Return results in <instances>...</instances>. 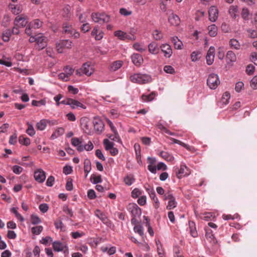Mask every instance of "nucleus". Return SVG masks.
Wrapping results in <instances>:
<instances>
[{"label":"nucleus","instance_id":"f257e3e1","mask_svg":"<svg viewBox=\"0 0 257 257\" xmlns=\"http://www.w3.org/2000/svg\"><path fill=\"white\" fill-rule=\"evenodd\" d=\"M127 209L131 213L133 217L131 220L132 223L134 225L140 223V221L138 218L142 213L141 208L136 203H130L128 205Z\"/></svg>","mask_w":257,"mask_h":257},{"label":"nucleus","instance_id":"f03ea898","mask_svg":"<svg viewBox=\"0 0 257 257\" xmlns=\"http://www.w3.org/2000/svg\"><path fill=\"white\" fill-rule=\"evenodd\" d=\"M72 145L76 147V149L78 152H82L84 150L89 151L93 148V145L91 142L89 141L88 144L83 145L82 139L78 138H73L71 139Z\"/></svg>","mask_w":257,"mask_h":257},{"label":"nucleus","instance_id":"7ed1b4c3","mask_svg":"<svg viewBox=\"0 0 257 257\" xmlns=\"http://www.w3.org/2000/svg\"><path fill=\"white\" fill-rule=\"evenodd\" d=\"M130 80L133 83L139 84L147 83L152 81L151 76L147 74L135 73L130 77Z\"/></svg>","mask_w":257,"mask_h":257},{"label":"nucleus","instance_id":"20e7f679","mask_svg":"<svg viewBox=\"0 0 257 257\" xmlns=\"http://www.w3.org/2000/svg\"><path fill=\"white\" fill-rule=\"evenodd\" d=\"M62 33L69 35L70 36L75 39L78 38L80 36L79 33L74 29L71 25L65 23L62 26Z\"/></svg>","mask_w":257,"mask_h":257},{"label":"nucleus","instance_id":"39448f33","mask_svg":"<svg viewBox=\"0 0 257 257\" xmlns=\"http://www.w3.org/2000/svg\"><path fill=\"white\" fill-rule=\"evenodd\" d=\"M94 72L93 68L91 66L89 62H86L83 64L81 67L77 70L76 74L82 76L85 74L87 76H90Z\"/></svg>","mask_w":257,"mask_h":257},{"label":"nucleus","instance_id":"423d86ee","mask_svg":"<svg viewBox=\"0 0 257 257\" xmlns=\"http://www.w3.org/2000/svg\"><path fill=\"white\" fill-rule=\"evenodd\" d=\"M207 84L209 87L212 89H215L220 84L218 76L214 73L210 74L207 80Z\"/></svg>","mask_w":257,"mask_h":257},{"label":"nucleus","instance_id":"0eeeda50","mask_svg":"<svg viewBox=\"0 0 257 257\" xmlns=\"http://www.w3.org/2000/svg\"><path fill=\"white\" fill-rule=\"evenodd\" d=\"M94 129L98 134H100L104 129V124L103 121L99 117H94L93 120Z\"/></svg>","mask_w":257,"mask_h":257},{"label":"nucleus","instance_id":"6e6552de","mask_svg":"<svg viewBox=\"0 0 257 257\" xmlns=\"http://www.w3.org/2000/svg\"><path fill=\"white\" fill-rule=\"evenodd\" d=\"M53 248L55 251H64L65 253L67 252L68 250L66 244L62 243L59 241H55L53 242Z\"/></svg>","mask_w":257,"mask_h":257},{"label":"nucleus","instance_id":"1a4fd4ad","mask_svg":"<svg viewBox=\"0 0 257 257\" xmlns=\"http://www.w3.org/2000/svg\"><path fill=\"white\" fill-rule=\"evenodd\" d=\"M114 35L120 40H125L127 39L134 41L136 39V37L134 35L130 36L126 33L120 30H118L114 32Z\"/></svg>","mask_w":257,"mask_h":257},{"label":"nucleus","instance_id":"9d476101","mask_svg":"<svg viewBox=\"0 0 257 257\" xmlns=\"http://www.w3.org/2000/svg\"><path fill=\"white\" fill-rule=\"evenodd\" d=\"M209 20L212 22H215L218 17V10L215 6H211L208 11Z\"/></svg>","mask_w":257,"mask_h":257},{"label":"nucleus","instance_id":"9b49d317","mask_svg":"<svg viewBox=\"0 0 257 257\" xmlns=\"http://www.w3.org/2000/svg\"><path fill=\"white\" fill-rule=\"evenodd\" d=\"M36 43L39 50L43 49L47 46V38L43 34H39L37 35Z\"/></svg>","mask_w":257,"mask_h":257},{"label":"nucleus","instance_id":"f8f14e48","mask_svg":"<svg viewBox=\"0 0 257 257\" xmlns=\"http://www.w3.org/2000/svg\"><path fill=\"white\" fill-rule=\"evenodd\" d=\"M27 17L17 16L14 20V25L21 28L25 27L28 24Z\"/></svg>","mask_w":257,"mask_h":257},{"label":"nucleus","instance_id":"ddd939ff","mask_svg":"<svg viewBox=\"0 0 257 257\" xmlns=\"http://www.w3.org/2000/svg\"><path fill=\"white\" fill-rule=\"evenodd\" d=\"M34 178L38 182L43 183L46 179L45 172L41 169L36 170L34 172Z\"/></svg>","mask_w":257,"mask_h":257},{"label":"nucleus","instance_id":"4468645a","mask_svg":"<svg viewBox=\"0 0 257 257\" xmlns=\"http://www.w3.org/2000/svg\"><path fill=\"white\" fill-rule=\"evenodd\" d=\"M189 173V169L185 165H181L180 168L176 172V175L179 178L187 176Z\"/></svg>","mask_w":257,"mask_h":257},{"label":"nucleus","instance_id":"2eb2a0df","mask_svg":"<svg viewBox=\"0 0 257 257\" xmlns=\"http://www.w3.org/2000/svg\"><path fill=\"white\" fill-rule=\"evenodd\" d=\"M162 51L164 53V56L167 58H170L172 55V50L168 44H162L160 47Z\"/></svg>","mask_w":257,"mask_h":257},{"label":"nucleus","instance_id":"dca6fc26","mask_svg":"<svg viewBox=\"0 0 257 257\" xmlns=\"http://www.w3.org/2000/svg\"><path fill=\"white\" fill-rule=\"evenodd\" d=\"M133 63L137 66H140L143 63V58L140 54L134 53L131 56Z\"/></svg>","mask_w":257,"mask_h":257},{"label":"nucleus","instance_id":"f3484780","mask_svg":"<svg viewBox=\"0 0 257 257\" xmlns=\"http://www.w3.org/2000/svg\"><path fill=\"white\" fill-rule=\"evenodd\" d=\"M171 140L172 141L173 143L177 144L184 147L185 148H186L187 150H188L189 151L194 152L196 150L194 148V147H193L192 146H190L187 144H186L184 143H183L178 140L175 139L174 138H171Z\"/></svg>","mask_w":257,"mask_h":257},{"label":"nucleus","instance_id":"a211bd4d","mask_svg":"<svg viewBox=\"0 0 257 257\" xmlns=\"http://www.w3.org/2000/svg\"><path fill=\"white\" fill-rule=\"evenodd\" d=\"M70 106L72 109H76L80 107L85 109L86 108V107L81 102L72 98H71Z\"/></svg>","mask_w":257,"mask_h":257},{"label":"nucleus","instance_id":"6ab92c4d","mask_svg":"<svg viewBox=\"0 0 257 257\" xmlns=\"http://www.w3.org/2000/svg\"><path fill=\"white\" fill-rule=\"evenodd\" d=\"M168 21L172 26H178L180 23V18L177 15L172 14L169 16Z\"/></svg>","mask_w":257,"mask_h":257},{"label":"nucleus","instance_id":"aec40b11","mask_svg":"<svg viewBox=\"0 0 257 257\" xmlns=\"http://www.w3.org/2000/svg\"><path fill=\"white\" fill-rule=\"evenodd\" d=\"M173 42L174 47L176 49L181 50L182 49L183 43L182 41L176 36H174L171 39Z\"/></svg>","mask_w":257,"mask_h":257},{"label":"nucleus","instance_id":"412c9836","mask_svg":"<svg viewBox=\"0 0 257 257\" xmlns=\"http://www.w3.org/2000/svg\"><path fill=\"white\" fill-rule=\"evenodd\" d=\"M149 51L153 54H157L159 53V48L155 42H152L148 45Z\"/></svg>","mask_w":257,"mask_h":257},{"label":"nucleus","instance_id":"4be33fe9","mask_svg":"<svg viewBox=\"0 0 257 257\" xmlns=\"http://www.w3.org/2000/svg\"><path fill=\"white\" fill-rule=\"evenodd\" d=\"M229 45L231 49L239 50L241 47L240 43L235 39H231L229 41Z\"/></svg>","mask_w":257,"mask_h":257},{"label":"nucleus","instance_id":"5701e85b","mask_svg":"<svg viewBox=\"0 0 257 257\" xmlns=\"http://www.w3.org/2000/svg\"><path fill=\"white\" fill-rule=\"evenodd\" d=\"M80 123L83 129L87 132H90V129L89 127V119L87 117H82L80 119Z\"/></svg>","mask_w":257,"mask_h":257},{"label":"nucleus","instance_id":"b1692460","mask_svg":"<svg viewBox=\"0 0 257 257\" xmlns=\"http://www.w3.org/2000/svg\"><path fill=\"white\" fill-rule=\"evenodd\" d=\"M227 63L234 62L236 60V56L232 51H228L226 55Z\"/></svg>","mask_w":257,"mask_h":257},{"label":"nucleus","instance_id":"393cba45","mask_svg":"<svg viewBox=\"0 0 257 257\" xmlns=\"http://www.w3.org/2000/svg\"><path fill=\"white\" fill-rule=\"evenodd\" d=\"M91 170V165L90 161L88 159H85L84 162V171L85 173V177H87Z\"/></svg>","mask_w":257,"mask_h":257},{"label":"nucleus","instance_id":"a878e982","mask_svg":"<svg viewBox=\"0 0 257 257\" xmlns=\"http://www.w3.org/2000/svg\"><path fill=\"white\" fill-rule=\"evenodd\" d=\"M43 22L39 19H35L31 22L29 25L33 29H36L41 28L43 25Z\"/></svg>","mask_w":257,"mask_h":257},{"label":"nucleus","instance_id":"bb28decb","mask_svg":"<svg viewBox=\"0 0 257 257\" xmlns=\"http://www.w3.org/2000/svg\"><path fill=\"white\" fill-rule=\"evenodd\" d=\"M217 27L215 25L212 24L208 27V34L211 37H215L217 34Z\"/></svg>","mask_w":257,"mask_h":257},{"label":"nucleus","instance_id":"cd10ccee","mask_svg":"<svg viewBox=\"0 0 257 257\" xmlns=\"http://www.w3.org/2000/svg\"><path fill=\"white\" fill-rule=\"evenodd\" d=\"M64 133V129L63 127H58L51 135V138L55 139L62 136Z\"/></svg>","mask_w":257,"mask_h":257},{"label":"nucleus","instance_id":"c85d7f7f","mask_svg":"<svg viewBox=\"0 0 257 257\" xmlns=\"http://www.w3.org/2000/svg\"><path fill=\"white\" fill-rule=\"evenodd\" d=\"M50 121L47 119H42L40 120L37 124V127L38 130L43 131L45 130L48 123H50Z\"/></svg>","mask_w":257,"mask_h":257},{"label":"nucleus","instance_id":"c756f323","mask_svg":"<svg viewBox=\"0 0 257 257\" xmlns=\"http://www.w3.org/2000/svg\"><path fill=\"white\" fill-rule=\"evenodd\" d=\"M205 230L206 231L205 235L207 239L209 241L212 242L213 243H215L216 241L214 238V235L211 233V231L207 227L205 228Z\"/></svg>","mask_w":257,"mask_h":257},{"label":"nucleus","instance_id":"7c9ffc66","mask_svg":"<svg viewBox=\"0 0 257 257\" xmlns=\"http://www.w3.org/2000/svg\"><path fill=\"white\" fill-rule=\"evenodd\" d=\"M155 96V93L153 92L148 95L143 94L142 96V100L144 102H150L152 101L154 99Z\"/></svg>","mask_w":257,"mask_h":257},{"label":"nucleus","instance_id":"2f4dec72","mask_svg":"<svg viewBox=\"0 0 257 257\" xmlns=\"http://www.w3.org/2000/svg\"><path fill=\"white\" fill-rule=\"evenodd\" d=\"M122 65L121 61H116L113 62L110 67V69L112 71H115L120 68Z\"/></svg>","mask_w":257,"mask_h":257},{"label":"nucleus","instance_id":"473e14b6","mask_svg":"<svg viewBox=\"0 0 257 257\" xmlns=\"http://www.w3.org/2000/svg\"><path fill=\"white\" fill-rule=\"evenodd\" d=\"M9 8L15 15H18L22 12V10L20 6H16L14 4H10Z\"/></svg>","mask_w":257,"mask_h":257},{"label":"nucleus","instance_id":"72a5a7b5","mask_svg":"<svg viewBox=\"0 0 257 257\" xmlns=\"http://www.w3.org/2000/svg\"><path fill=\"white\" fill-rule=\"evenodd\" d=\"M238 11V8L237 6H231L230 7L228 12L231 17L233 18L236 17V13Z\"/></svg>","mask_w":257,"mask_h":257},{"label":"nucleus","instance_id":"f704fd0d","mask_svg":"<svg viewBox=\"0 0 257 257\" xmlns=\"http://www.w3.org/2000/svg\"><path fill=\"white\" fill-rule=\"evenodd\" d=\"M61 45L64 48L71 49L72 47V42L69 40H61Z\"/></svg>","mask_w":257,"mask_h":257},{"label":"nucleus","instance_id":"c9c22d12","mask_svg":"<svg viewBox=\"0 0 257 257\" xmlns=\"http://www.w3.org/2000/svg\"><path fill=\"white\" fill-rule=\"evenodd\" d=\"M90 181L93 184H97L102 182L101 175L95 176L93 174L91 176Z\"/></svg>","mask_w":257,"mask_h":257},{"label":"nucleus","instance_id":"e433bc0d","mask_svg":"<svg viewBox=\"0 0 257 257\" xmlns=\"http://www.w3.org/2000/svg\"><path fill=\"white\" fill-rule=\"evenodd\" d=\"M12 34L11 30L10 29L6 30L2 34L3 40L5 42H8Z\"/></svg>","mask_w":257,"mask_h":257},{"label":"nucleus","instance_id":"4c0bfd02","mask_svg":"<svg viewBox=\"0 0 257 257\" xmlns=\"http://www.w3.org/2000/svg\"><path fill=\"white\" fill-rule=\"evenodd\" d=\"M19 142L20 144L26 146L29 145L31 143V140L29 138H25L22 136L19 137Z\"/></svg>","mask_w":257,"mask_h":257},{"label":"nucleus","instance_id":"58836bf2","mask_svg":"<svg viewBox=\"0 0 257 257\" xmlns=\"http://www.w3.org/2000/svg\"><path fill=\"white\" fill-rule=\"evenodd\" d=\"M103 145L106 151H109L114 146V143L110 142L108 139L103 140Z\"/></svg>","mask_w":257,"mask_h":257},{"label":"nucleus","instance_id":"ea45409f","mask_svg":"<svg viewBox=\"0 0 257 257\" xmlns=\"http://www.w3.org/2000/svg\"><path fill=\"white\" fill-rule=\"evenodd\" d=\"M135 178L132 175H127L124 178L125 184L128 186L131 185L135 182Z\"/></svg>","mask_w":257,"mask_h":257},{"label":"nucleus","instance_id":"a19ab883","mask_svg":"<svg viewBox=\"0 0 257 257\" xmlns=\"http://www.w3.org/2000/svg\"><path fill=\"white\" fill-rule=\"evenodd\" d=\"M11 212L14 213L15 217L20 221H23L24 218L23 216L18 212V208L13 207L11 209Z\"/></svg>","mask_w":257,"mask_h":257},{"label":"nucleus","instance_id":"79ce46f5","mask_svg":"<svg viewBox=\"0 0 257 257\" xmlns=\"http://www.w3.org/2000/svg\"><path fill=\"white\" fill-rule=\"evenodd\" d=\"M27 125H28V127L26 130L27 134L31 137L33 136L35 134V131L33 127V126L32 124L27 122Z\"/></svg>","mask_w":257,"mask_h":257},{"label":"nucleus","instance_id":"37998d69","mask_svg":"<svg viewBox=\"0 0 257 257\" xmlns=\"http://www.w3.org/2000/svg\"><path fill=\"white\" fill-rule=\"evenodd\" d=\"M177 202L176 201L175 198L168 201L167 206V209L168 210L172 209L177 206Z\"/></svg>","mask_w":257,"mask_h":257},{"label":"nucleus","instance_id":"c03bdc74","mask_svg":"<svg viewBox=\"0 0 257 257\" xmlns=\"http://www.w3.org/2000/svg\"><path fill=\"white\" fill-rule=\"evenodd\" d=\"M134 149L136 152V158L138 160L141 159V147L139 144L136 143L134 145Z\"/></svg>","mask_w":257,"mask_h":257},{"label":"nucleus","instance_id":"a18cd8bd","mask_svg":"<svg viewBox=\"0 0 257 257\" xmlns=\"http://www.w3.org/2000/svg\"><path fill=\"white\" fill-rule=\"evenodd\" d=\"M230 98V94L228 92H225L222 95L221 98V102L224 104H227L229 103V99Z\"/></svg>","mask_w":257,"mask_h":257},{"label":"nucleus","instance_id":"49530a36","mask_svg":"<svg viewBox=\"0 0 257 257\" xmlns=\"http://www.w3.org/2000/svg\"><path fill=\"white\" fill-rule=\"evenodd\" d=\"M150 198L154 201L155 202V207L156 208H158L159 206V201L158 198L156 197L155 192L154 193H150L149 195Z\"/></svg>","mask_w":257,"mask_h":257},{"label":"nucleus","instance_id":"de8ad7c7","mask_svg":"<svg viewBox=\"0 0 257 257\" xmlns=\"http://www.w3.org/2000/svg\"><path fill=\"white\" fill-rule=\"evenodd\" d=\"M204 220L206 221L212 220L211 218H214V215L212 212H205L203 214L202 217Z\"/></svg>","mask_w":257,"mask_h":257},{"label":"nucleus","instance_id":"09e8293b","mask_svg":"<svg viewBox=\"0 0 257 257\" xmlns=\"http://www.w3.org/2000/svg\"><path fill=\"white\" fill-rule=\"evenodd\" d=\"M160 156L167 161H171L173 159V157L169 153L164 151L160 152Z\"/></svg>","mask_w":257,"mask_h":257},{"label":"nucleus","instance_id":"8fccbe9b","mask_svg":"<svg viewBox=\"0 0 257 257\" xmlns=\"http://www.w3.org/2000/svg\"><path fill=\"white\" fill-rule=\"evenodd\" d=\"M134 230L138 233L141 236H144V229L143 226H134Z\"/></svg>","mask_w":257,"mask_h":257},{"label":"nucleus","instance_id":"3c124183","mask_svg":"<svg viewBox=\"0 0 257 257\" xmlns=\"http://www.w3.org/2000/svg\"><path fill=\"white\" fill-rule=\"evenodd\" d=\"M99 17H100V19L99 20H100L101 21V23L102 22V23H108V22H109L110 21V18L109 17V16L105 14H99Z\"/></svg>","mask_w":257,"mask_h":257},{"label":"nucleus","instance_id":"603ef678","mask_svg":"<svg viewBox=\"0 0 257 257\" xmlns=\"http://www.w3.org/2000/svg\"><path fill=\"white\" fill-rule=\"evenodd\" d=\"M153 35L154 39L156 40H160L163 37L162 33L157 30H156L154 31Z\"/></svg>","mask_w":257,"mask_h":257},{"label":"nucleus","instance_id":"864d4df0","mask_svg":"<svg viewBox=\"0 0 257 257\" xmlns=\"http://www.w3.org/2000/svg\"><path fill=\"white\" fill-rule=\"evenodd\" d=\"M42 226H35L32 228V232L33 234L38 235L42 231Z\"/></svg>","mask_w":257,"mask_h":257},{"label":"nucleus","instance_id":"5fc2aeb1","mask_svg":"<svg viewBox=\"0 0 257 257\" xmlns=\"http://www.w3.org/2000/svg\"><path fill=\"white\" fill-rule=\"evenodd\" d=\"M164 71L167 73L171 74H174L175 73V69L172 66L170 65L165 66L164 67Z\"/></svg>","mask_w":257,"mask_h":257},{"label":"nucleus","instance_id":"6e6d98bb","mask_svg":"<svg viewBox=\"0 0 257 257\" xmlns=\"http://www.w3.org/2000/svg\"><path fill=\"white\" fill-rule=\"evenodd\" d=\"M239 217V216L237 214H234L233 216L230 214H223L222 215V218L225 220H228L229 219L233 220L235 218H237Z\"/></svg>","mask_w":257,"mask_h":257},{"label":"nucleus","instance_id":"4d7b16f0","mask_svg":"<svg viewBox=\"0 0 257 257\" xmlns=\"http://www.w3.org/2000/svg\"><path fill=\"white\" fill-rule=\"evenodd\" d=\"M46 104V100L42 99L40 101L33 100L32 102V105L35 106H39L40 105H45Z\"/></svg>","mask_w":257,"mask_h":257},{"label":"nucleus","instance_id":"13d9d810","mask_svg":"<svg viewBox=\"0 0 257 257\" xmlns=\"http://www.w3.org/2000/svg\"><path fill=\"white\" fill-rule=\"evenodd\" d=\"M114 133L113 135H112L108 137L109 138L113 141H115L117 142H121L119 136L117 133V132H116L115 133Z\"/></svg>","mask_w":257,"mask_h":257},{"label":"nucleus","instance_id":"bf43d9fd","mask_svg":"<svg viewBox=\"0 0 257 257\" xmlns=\"http://www.w3.org/2000/svg\"><path fill=\"white\" fill-rule=\"evenodd\" d=\"M249 16V11L248 9L244 8L242 9L241 17L244 20H247Z\"/></svg>","mask_w":257,"mask_h":257},{"label":"nucleus","instance_id":"052dcab7","mask_svg":"<svg viewBox=\"0 0 257 257\" xmlns=\"http://www.w3.org/2000/svg\"><path fill=\"white\" fill-rule=\"evenodd\" d=\"M189 230L190 234L193 237H196L198 235V233L196 228L195 226H189Z\"/></svg>","mask_w":257,"mask_h":257},{"label":"nucleus","instance_id":"680f3d73","mask_svg":"<svg viewBox=\"0 0 257 257\" xmlns=\"http://www.w3.org/2000/svg\"><path fill=\"white\" fill-rule=\"evenodd\" d=\"M12 170L14 173L20 174L22 172L23 168L19 166L15 165L13 167Z\"/></svg>","mask_w":257,"mask_h":257},{"label":"nucleus","instance_id":"e2e57ef3","mask_svg":"<svg viewBox=\"0 0 257 257\" xmlns=\"http://www.w3.org/2000/svg\"><path fill=\"white\" fill-rule=\"evenodd\" d=\"M39 208L42 212L44 213L48 210L49 206L46 203H42L39 205Z\"/></svg>","mask_w":257,"mask_h":257},{"label":"nucleus","instance_id":"0e129e2a","mask_svg":"<svg viewBox=\"0 0 257 257\" xmlns=\"http://www.w3.org/2000/svg\"><path fill=\"white\" fill-rule=\"evenodd\" d=\"M142 194V192L138 188L134 189L132 192V196L134 198L138 197Z\"/></svg>","mask_w":257,"mask_h":257},{"label":"nucleus","instance_id":"69168bd1","mask_svg":"<svg viewBox=\"0 0 257 257\" xmlns=\"http://www.w3.org/2000/svg\"><path fill=\"white\" fill-rule=\"evenodd\" d=\"M73 183H72V179L71 178H69L67 180L66 184V189L68 191H72L73 190Z\"/></svg>","mask_w":257,"mask_h":257},{"label":"nucleus","instance_id":"338daca9","mask_svg":"<svg viewBox=\"0 0 257 257\" xmlns=\"http://www.w3.org/2000/svg\"><path fill=\"white\" fill-rule=\"evenodd\" d=\"M250 85L253 89H257V75L251 80Z\"/></svg>","mask_w":257,"mask_h":257},{"label":"nucleus","instance_id":"774afa93","mask_svg":"<svg viewBox=\"0 0 257 257\" xmlns=\"http://www.w3.org/2000/svg\"><path fill=\"white\" fill-rule=\"evenodd\" d=\"M31 222L33 224H39L41 223V220L37 215L32 214L31 215Z\"/></svg>","mask_w":257,"mask_h":257}]
</instances>
